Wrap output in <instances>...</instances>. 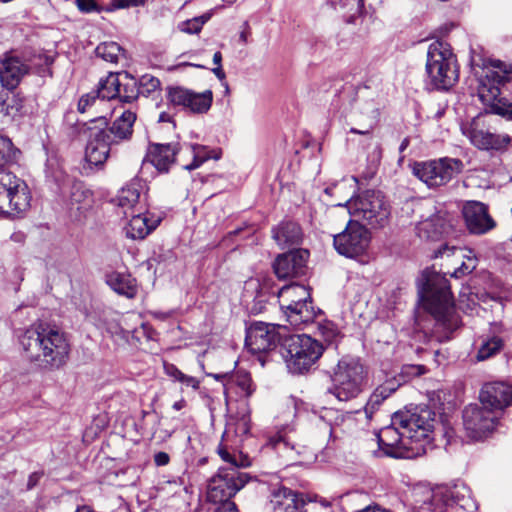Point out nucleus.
Returning <instances> with one entry per match:
<instances>
[{
  "label": "nucleus",
  "instance_id": "f257e3e1",
  "mask_svg": "<svg viewBox=\"0 0 512 512\" xmlns=\"http://www.w3.org/2000/svg\"><path fill=\"white\" fill-rule=\"evenodd\" d=\"M18 340L26 359L42 371H55L68 361L70 345L64 333L44 323H34Z\"/></svg>",
  "mask_w": 512,
  "mask_h": 512
},
{
  "label": "nucleus",
  "instance_id": "f03ea898",
  "mask_svg": "<svg viewBox=\"0 0 512 512\" xmlns=\"http://www.w3.org/2000/svg\"><path fill=\"white\" fill-rule=\"evenodd\" d=\"M418 294L436 325L452 332L458 325L453 295L448 279L436 271L426 269L417 280Z\"/></svg>",
  "mask_w": 512,
  "mask_h": 512
},
{
  "label": "nucleus",
  "instance_id": "7ed1b4c3",
  "mask_svg": "<svg viewBox=\"0 0 512 512\" xmlns=\"http://www.w3.org/2000/svg\"><path fill=\"white\" fill-rule=\"evenodd\" d=\"M425 84L429 90L448 91L459 80V65L450 44L435 40L429 44Z\"/></svg>",
  "mask_w": 512,
  "mask_h": 512
},
{
  "label": "nucleus",
  "instance_id": "20e7f679",
  "mask_svg": "<svg viewBox=\"0 0 512 512\" xmlns=\"http://www.w3.org/2000/svg\"><path fill=\"white\" fill-rule=\"evenodd\" d=\"M503 64L498 61L494 68L499 70H488L478 80L477 93L480 101L490 108L491 112L512 120V102L504 96L512 94V71L503 70Z\"/></svg>",
  "mask_w": 512,
  "mask_h": 512
},
{
  "label": "nucleus",
  "instance_id": "39448f33",
  "mask_svg": "<svg viewBox=\"0 0 512 512\" xmlns=\"http://www.w3.org/2000/svg\"><path fill=\"white\" fill-rule=\"evenodd\" d=\"M336 205L343 206L342 203ZM344 206L355 220L373 229H382L389 223L391 206L381 191L365 190L356 197L348 198Z\"/></svg>",
  "mask_w": 512,
  "mask_h": 512
},
{
  "label": "nucleus",
  "instance_id": "423d86ee",
  "mask_svg": "<svg viewBox=\"0 0 512 512\" xmlns=\"http://www.w3.org/2000/svg\"><path fill=\"white\" fill-rule=\"evenodd\" d=\"M323 350V345L310 336L289 332L284 342H281L280 353L291 373L303 374L318 361Z\"/></svg>",
  "mask_w": 512,
  "mask_h": 512
},
{
  "label": "nucleus",
  "instance_id": "0eeeda50",
  "mask_svg": "<svg viewBox=\"0 0 512 512\" xmlns=\"http://www.w3.org/2000/svg\"><path fill=\"white\" fill-rule=\"evenodd\" d=\"M280 307L288 322L295 327L312 323L317 315L307 287L300 284L283 286L278 292Z\"/></svg>",
  "mask_w": 512,
  "mask_h": 512
},
{
  "label": "nucleus",
  "instance_id": "6e6552de",
  "mask_svg": "<svg viewBox=\"0 0 512 512\" xmlns=\"http://www.w3.org/2000/svg\"><path fill=\"white\" fill-rule=\"evenodd\" d=\"M248 476L239 472L235 467H221L208 484L207 499L219 504L215 512L228 508L231 512H238L236 504L231 498L248 482Z\"/></svg>",
  "mask_w": 512,
  "mask_h": 512
},
{
  "label": "nucleus",
  "instance_id": "1a4fd4ad",
  "mask_svg": "<svg viewBox=\"0 0 512 512\" xmlns=\"http://www.w3.org/2000/svg\"><path fill=\"white\" fill-rule=\"evenodd\" d=\"M364 379V367L358 360L342 358L331 377L332 385L327 392L339 401H349L362 392Z\"/></svg>",
  "mask_w": 512,
  "mask_h": 512
},
{
  "label": "nucleus",
  "instance_id": "9d476101",
  "mask_svg": "<svg viewBox=\"0 0 512 512\" xmlns=\"http://www.w3.org/2000/svg\"><path fill=\"white\" fill-rule=\"evenodd\" d=\"M31 195L26 183L11 172L0 171V214L15 217L30 206Z\"/></svg>",
  "mask_w": 512,
  "mask_h": 512
},
{
  "label": "nucleus",
  "instance_id": "9b49d317",
  "mask_svg": "<svg viewBox=\"0 0 512 512\" xmlns=\"http://www.w3.org/2000/svg\"><path fill=\"white\" fill-rule=\"evenodd\" d=\"M435 412L428 407H417L414 412H396L393 415L392 423L399 424L405 428V436L412 439L414 445L429 444L431 441L430 433L435 425Z\"/></svg>",
  "mask_w": 512,
  "mask_h": 512
},
{
  "label": "nucleus",
  "instance_id": "f8f14e48",
  "mask_svg": "<svg viewBox=\"0 0 512 512\" xmlns=\"http://www.w3.org/2000/svg\"><path fill=\"white\" fill-rule=\"evenodd\" d=\"M396 424L384 427L377 434L379 448L386 456L393 458L413 459L426 453L424 445H414L412 439L405 434V428L395 427Z\"/></svg>",
  "mask_w": 512,
  "mask_h": 512
},
{
  "label": "nucleus",
  "instance_id": "ddd939ff",
  "mask_svg": "<svg viewBox=\"0 0 512 512\" xmlns=\"http://www.w3.org/2000/svg\"><path fill=\"white\" fill-rule=\"evenodd\" d=\"M289 329L286 326L252 322L246 329L245 344L253 354L266 353L281 348V342L288 336Z\"/></svg>",
  "mask_w": 512,
  "mask_h": 512
},
{
  "label": "nucleus",
  "instance_id": "4468645a",
  "mask_svg": "<svg viewBox=\"0 0 512 512\" xmlns=\"http://www.w3.org/2000/svg\"><path fill=\"white\" fill-rule=\"evenodd\" d=\"M463 169L459 159L442 158L429 162L416 163L413 167L414 175L429 188H436L447 184Z\"/></svg>",
  "mask_w": 512,
  "mask_h": 512
},
{
  "label": "nucleus",
  "instance_id": "2eb2a0df",
  "mask_svg": "<svg viewBox=\"0 0 512 512\" xmlns=\"http://www.w3.org/2000/svg\"><path fill=\"white\" fill-rule=\"evenodd\" d=\"M499 413L493 408L480 404H470L463 410V426L467 437L481 440L490 435L499 420Z\"/></svg>",
  "mask_w": 512,
  "mask_h": 512
},
{
  "label": "nucleus",
  "instance_id": "dca6fc26",
  "mask_svg": "<svg viewBox=\"0 0 512 512\" xmlns=\"http://www.w3.org/2000/svg\"><path fill=\"white\" fill-rule=\"evenodd\" d=\"M370 243V233L358 220H350L345 229L334 235L333 245L336 251L347 258L363 255Z\"/></svg>",
  "mask_w": 512,
  "mask_h": 512
},
{
  "label": "nucleus",
  "instance_id": "f3484780",
  "mask_svg": "<svg viewBox=\"0 0 512 512\" xmlns=\"http://www.w3.org/2000/svg\"><path fill=\"white\" fill-rule=\"evenodd\" d=\"M309 251L294 249L280 254L273 263V270L278 279L287 280L298 278L306 274Z\"/></svg>",
  "mask_w": 512,
  "mask_h": 512
},
{
  "label": "nucleus",
  "instance_id": "a211bd4d",
  "mask_svg": "<svg viewBox=\"0 0 512 512\" xmlns=\"http://www.w3.org/2000/svg\"><path fill=\"white\" fill-rule=\"evenodd\" d=\"M462 215L470 234L484 235L496 227L488 206L480 201H467L462 207Z\"/></svg>",
  "mask_w": 512,
  "mask_h": 512
},
{
  "label": "nucleus",
  "instance_id": "6ab92c4d",
  "mask_svg": "<svg viewBox=\"0 0 512 512\" xmlns=\"http://www.w3.org/2000/svg\"><path fill=\"white\" fill-rule=\"evenodd\" d=\"M29 72V64L13 51L0 58V82L8 90L16 89Z\"/></svg>",
  "mask_w": 512,
  "mask_h": 512
},
{
  "label": "nucleus",
  "instance_id": "aec40b11",
  "mask_svg": "<svg viewBox=\"0 0 512 512\" xmlns=\"http://www.w3.org/2000/svg\"><path fill=\"white\" fill-rule=\"evenodd\" d=\"M168 99L174 105L183 106L194 113H205L212 105L213 93L211 90L196 93L183 87H171Z\"/></svg>",
  "mask_w": 512,
  "mask_h": 512
},
{
  "label": "nucleus",
  "instance_id": "412c9836",
  "mask_svg": "<svg viewBox=\"0 0 512 512\" xmlns=\"http://www.w3.org/2000/svg\"><path fill=\"white\" fill-rule=\"evenodd\" d=\"M111 136L106 130H98L89 140L85 151V164L81 168L83 175H90L93 167L102 166L108 158Z\"/></svg>",
  "mask_w": 512,
  "mask_h": 512
},
{
  "label": "nucleus",
  "instance_id": "4be33fe9",
  "mask_svg": "<svg viewBox=\"0 0 512 512\" xmlns=\"http://www.w3.org/2000/svg\"><path fill=\"white\" fill-rule=\"evenodd\" d=\"M479 400L482 405L493 408L500 414L512 402V386L502 381L485 383Z\"/></svg>",
  "mask_w": 512,
  "mask_h": 512
},
{
  "label": "nucleus",
  "instance_id": "5701e85b",
  "mask_svg": "<svg viewBox=\"0 0 512 512\" xmlns=\"http://www.w3.org/2000/svg\"><path fill=\"white\" fill-rule=\"evenodd\" d=\"M180 151L178 143H150L142 164L150 163L160 173H167L176 163V155Z\"/></svg>",
  "mask_w": 512,
  "mask_h": 512
},
{
  "label": "nucleus",
  "instance_id": "b1692460",
  "mask_svg": "<svg viewBox=\"0 0 512 512\" xmlns=\"http://www.w3.org/2000/svg\"><path fill=\"white\" fill-rule=\"evenodd\" d=\"M214 378L223 381L227 403L233 399V395L240 398H249L256 390L250 374L244 371H237L232 374H215Z\"/></svg>",
  "mask_w": 512,
  "mask_h": 512
},
{
  "label": "nucleus",
  "instance_id": "393cba45",
  "mask_svg": "<svg viewBox=\"0 0 512 512\" xmlns=\"http://www.w3.org/2000/svg\"><path fill=\"white\" fill-rule=\"evenodd\" d=\"M463 493L458 488H455L449 493H443L442 491L433 492L431 498V510L434 512H444L445 506L448 505L449 501H453L465 510L476 509V504L470 499L469 489L462 487Z\"/></svg>",
  "mask_w": 512,
  "mask_h": 512
},
{
  "label": "nucleus",
  "instance_id": "a878e982",
  "mask_svg": "<svg viewBox=\"0 0 512 512\" xmlns=\"http://www.w3.org/2000/svg\"><path fill=\"white\" fill-rule=\"evenodd\" d=\"M272 238L281 248H290L298 246L303 240V231L301 226L292 220H283L271 230Z\"/></svg>",
  "mask_w": 512,
  "mask_h": 512
},
{
  "label": "nucleus",
  "instance_id": "bb28decb",
  "mask_svg": "<svg viewBox=\"0 0 512 512\" xmlns=\"http://www.w3.org/2000/svg\"><path fill=\"white\" fill-rule=\"evenodd\" d=\"M462 133L481 150H500L510 142L508 135L491 133L489 130H462Z\"/></svg>",
  "mask_w": 512,
  "mask_h": 512
},
{
  "label": "nucleus",
  "instance_id": "cd10ccee",
  "mask_svg": "<svg viewBox=\"0 0 512 512\" xmlns=\"http://www.w3.org/2000/svg\"><path fill=\"white\" fill-rule=\"evenodd\" d=\"M140 208L137 214L133 215L125 227L126 236L133 240H142L148 236L158 225L159 219L152 220L147 213Z\"/></svg>",
  "mask_w": 512,
  "mask_h": 512
},
{
  "label": "nucleus",
  "instance_id": "c85d7f7f",
  "mask_svg": "<svg viewBox=\"0 0 512 512\" xmlns=\"http://www.w3.org/2000/svg\"><path fill=\"white\" fill-rule=\"evenodd\" d=\"M142 185L139 180H133L123 187L112 200V202L123 210L126 215L128 210L138 211L137 206L140 203Z\"/></svg>",
  "mask_w": 512,
  "mask_h": 512
},
{
  "label": "nucleus",
  "instance_id": "c756f323",
  "mask_svg": "<svg viewBox=\"0 0 512 512\" xmlns=\"http://www.w3.org/2000/svg\"><path fill=\"white\" fill-rule=\"evenodd\" d=\"M271 502L277 512H299L305 504L298 493L288 488H282L274 493Z\"/></svg>",
  "mask_w": 512,
  "mask_h": 512
},
{
  "label": "nucleus",
  "instance_id": "7c9ffc66",
  "mask_svg": "<svg viewBox=\"0 0 512 512\" xmlns=\"http://www.w3.org/2000/svg\"><path fill=\"white\" fill-rule=\"evenodd\" d=\"M106 283L117 294L132 299L137 294L136 280L130 274L112 272L107 275Z\"/></svg>",
  "mask_w": 512,
  "mask_h": 512
},
{
  "label": "nucleus",
  "instance_id": "2f4dec72",
  "mask_svg": "<svg viewBox=\"0 0 512 512\" xmlns=\"http://www.w3.org/2000/svg\"><path fill=\"white\" fill-rule=\"evenodd\" d=\"M444 231V220L438 214L431 215L427 219L420 221L416 226L417 235L424 240H439Z\"/></svg>",
  "mask_w": 512,
  "mask_h": 512
},
{
  "label": "nucleus",
  "instance_id": "473e14b6",
  "mask_svg": "<svg viewBox=\"0 0 512 512\" xmlns=\"http://www.w3.org/2000/svg\"><path fill=\"white\" fill-rule=\"evenodd\" d=\"M191 153L193 156L192 162L183 165V168L188 171L199 168L209 159L219 160L222 156V150L220 148L211 149L208 146L199 144L191 146Z\"/></svg>",
  "mask_w": 512,
  "mask_h": 512
},
{
  "label": "nucleus",
  "instance_id": "72a5a7b5",
  "mask_svg": "<svg viewBox=\"0 0 512 512\" xmlns=\"http://www.w3.org/2000/svg\"><path fill=\"white\" fill-rule=\"evenodd\" d=\"M345 420V415L334 408H323L319 414V423L317 426L320 429L327 431L330 437L336 433V428L341 426Z\"/></svg>",
  "mask_w": 512,
  "mask_h": 512
},
{
  "label": "nucleus",
  "instance_id": "f704fd0d",
  "mask_svg": "<svg viewBox=\"0 0 512 512\" xmlns=\"http://www.w3.org/2000/svg\"><path fill=\"white\" fill-rule=\"evenodd\" d=\"M121 73H110L105 79L100 80L96 90L101 102L118 98L121 87Z\"/></svg>",
  "mask_w": 512,
  "mask_h": 512
},
{
  "label": "nucleus",
  "instance_id": "c9c22d12",
  "mask_svg": "<svg viewBox=\"0 0 512 512\" xmlns=\"http://www.w3.org/2000/svg\"><path fill=\"white\" fill-rule=\"evenodd\" d=\"M121 87L118 99L121 102L131 103L139 97L138 81L129 73H121Z\"/></svg>",
  "mask_w": 512,
  "mask_h": 512
},
{
  "label": "nucleus",
  "instance_id": "e433bc0d",
  "mask_svg": "<svg viewBox=\"0 0 512 512\" xmlns=\"http://www.w3.org/2000/svg\"><path fill=\"white\" fill-rule=\"evenodd\" d=\"M503 345L504 343L502 338L498 336H493L491 338L483 340L478 349L476 359L478 361H484L493 357L495 354L501 351Z\"/></svg>",
  "mask_w": 512,
  "mask_h": 512
},
{
  "label": "nucleus",
  "instance_id": "4c0bfd02",
  "mask_svg": "<svg viewBox=\"0 0 512 512\" xmlns=\"http://www.w3.org/2000/svg\"><path fill=\"white\" fill-rule=\"evenodd\" d=\"M97 56L110 63H117L122 48L116 42H104L99 44L95 50Z\"/></svg>",
  "mask_w": 512,
  "mask_h": 512
},
{
  "label": "nucleus",
  "instance_id": "58836bf2",
  "mask_svg": "<svg viewBox=\"0 0 512 512\" xmlns=\"http://www.w3.org/2000/svg\"><path fill=\"white\" fill-rule=\"evenodd\" d=\"M20 151L14 148L11 140L0 134V167L17 160Z\"/></svg>",
  "mask_w": 512,
  "mask_h": 512
},
{
  "label": "nucleus",
  "instance_id": "ea45409f",
  "mask_svg": "<svg viewBox=\"0 0 512 512\" xmlns=\"http://www.w3.org/2000/svg\"><path fill=\"white\" fill-rule=\"evenodd\" d=\"M92 193L80 181H75L71 185L69 201L71 205L85 204L91 199Z\"/></svg>",
  "mask_w": 512,
  "mask_h": 512
},
{
  "label": "nucleus",
  "instance_id": "a19ab883",
  "mask_svg": "<svg viewBox=\"0 0 512 512\" xmlns=\"http://www.w3.org/2000/svg\"><path fill=\"white\" fill-rule=\"evenodd\" d=\"M160 85L161 82L158 78L145 74L138 82L139 94L144 97H149L160 90Z\"/></svg>",
  "mask_w": 512,
  "mask_h": 512
},
{
  "label": "nucleus",
  "instance_id": "79ce46f5",
  "mask_svg": "<svg viewBox=\"0 0 512 512\" xmlns=\"http://www.w3.org/2000/svg\"><path fill=\"white\" fill-rule=\"evenodd\" d=\"M218 454L230 465L229 467H235L237 470L239 467H247L250 465L248 457L242 456V454H230L225 447H219Z\"/></svg>",
  "mask_w": 512,
  "mask_h": 512
},
{
  "label": "nucleus",
  "instance_id": "37998d69",
  "mask_svg": "<svg viewBox=\"0 0 512 512\" xmlns=\"http://www.w3.org/2000/svg\"><path fill=\"white\" fill-rule=\"evenodd\" d=\"M202 27L203 21L196 20V18L183 21L178 25L179 30L187 34H198Z\"/></svg>",
  "mask_w": 512,
  "mask_h": 512
},
{
  "label": "nucleus",
  "instance_id": "c03bdc74",
  "mask_svg": "<svg viewBox=\"0 0 512 512\" xmlns=\"http://www.w3.org/2000/svg\"><path fill=\"white\" fill-rule=\"evenodd\" d=\"M97 102H101L100 98H98V96H97V92L96 91L90 92L86 95H83L80 98V100L78 102V110L81 113H84L90 105H94Z\"/></svg>",
  "mask_w": 512,
  "mask_h": 512
},
{
  "label": "nucleus",
  "instance_id": "a18cd8bd",
  "mask_svg": "<svg viewBox=\"0 0 512 512\" xmlns=\"http://www.w3.org/2000/svg\"><path fill=\"white\" fill-rule=\"evenodd\" d=\"M476 268V259L474 257H468L467 262H463L459 268L453 273L452 277L459 278L462 275L471 273Z\"/></svg>",
  "mask_w": 512,
  "mask_h": 512
},
{
  "label": "nucleus",
  "instance_id": "49530a36",
  "mask_svg": "<svg viewBox=\"0 0 512 512\" xmlns=\"http://www.w3.org/2000/svg\"><path fill=\"white\" fill-rule=\"evenodd\" d=\"M116 128H132L136 121V114L132 111H124L118 119Z\"/></svg>",
  "mask_w": 512,
  "mask_h": 512
},
{
  "label": "nucleus",
  "instance_id": "de8ad7c7",
  "mask_svg": "<svg viewBox=\"0 0 512 512\" xmlns=\"http://www.w3.org/2000/svg\"><path fill=\"white\" fill-rule=\"evenodd\" d=\"M397 389V386L393 382H386L383 385H380L374 390V393H376L381 399L385 400L388 398L392 393H394Z\"/></svg>",
  "mask_w": 512,
  "mask_h": 512
},
{
  "label": "nucleus",
  "instance_id": "09e8293b",
  "mask_svg": "<svg viewBox=\"0 0 512 512\" xmlns=\"http://www.w3.org/2000/svg\"><path fill=\"white\" fill-rule=\"evenodd\" d=\"M383 401V399H381L376 393L373 392L365 406V412L367 416L371 417L372 413L379 408Z\"/></svg>",
  "mask_w": 512,
  "mask_h": 512
},
{
  "label": "nucleus",
  "instance_id": "8fccbe9b",
  "mask_svg": "<svg viewBox=\"0 0 512 512\" xmlns=\"http://www.w3.org/2000/svg\"><path fill=\"white\" fill-rule=\"evenodd\" d=\"M78 9L84 13L99 11L98 5L95 0H75Z\"/></svg>",
  "mask_w": 512,
  "mask_h": 512
},
{
  "label": "nucleus",
  "instance_id": "3c124183",
  "mask_svg": "<svg viewBox=\"0 0 512 512\" xmlns=\"http://www.w3.org/2000/svg\"><path fill=\"white\" fill-rule=\"evenodd\" d=\"M428 369L424 365H407L403 367V373L410 376H421L426 374Z\"/></svg>",
  "mask_w": 512,
  "mask_h": 512
},
{
  "label": "nucleus",
  "instance_id": "603ef678",
  "mask_svg": "<svg viewBox=\"0 0 512 512\" xmlns=\"http://www.w3.org/2000/svg\"><path fill=\"white\" fill-rule=\"evenodd\" d=\"M164 371L169 377H171L175 381L180 380L184 374L174 364L171 363H164Z\"/></svg>",
  "mask_w": 512,
  "mask_h": 512
},
{
  "label": "nucleus",
  "instance_id": "864d4df0",
  "mask_svg": "<svg viewBox=\"0 0 512 512\" xmlns=\"http://www.w3.org/2000/svg\"><path fill=\"white\" fill-rule=\"evenodd\" d=\"M269 444L274 449H277V450H280L281 446H283L284 448H287L289 446V443L286 440V438L283 435L279 434V433L274 435V436H272V437H270Z\"/></svg>",
  "mask_w": 512,
  "mask_h": 512
},
{
  "label": "nucleus",
  "instance_id": "5fc2aeb1",
  "mask_svg": "<svg viewBox=\"0 0 512 512\" xmlns=\"http://www.w3.org/2000/svg\"><path fill=\"white\" fill-rule=\"evenodd\" d=\"M178 382L182 383L186 387H191L194 390H197L200 385V382L197 378L186 374H183V376L181 377L180 380H178Z\"/></svg>",
  "mask_w": 512,
  "mask_h": 512
},
{
  "label": "nucleus",
  "instance_id": "6e6d98bb",
  "mask_svg": "<svg viewBox=\"0 0 512 512\" xmlns=\"http://www.w3.org/2000/svg\"><path fill=\"white\" fill-rule=\"evenodd\" d=\"M249 415L248 414H244L240 421H239V424H238V427H237V432H240L241 434H246L249 432Z\"/></svg>",
  "mask_w": 512,
  "mask_h": 512
},
{
  "label": "nucleus",
  "instance_id": "4d7b16f0",
  "mask_svg": "<svg viewBox=\"0 0 512 512\" xmlns=\"http://www.w3.org/2000/svg\"><path fill=\"white\" fill-rule=\"evenodd\" d=\"M170 457L166 452H158L154 456V461L157 466H164L169 463Z\"/></svg>",
  "mask_w": 512,
  "mask_h": 512
},
{
  "label": "nucleus",
  "instance_id": "13d9d810",
  "mask_svg": "<svg viewBox=\"0 0 512 512\" xmlns=\"http://www.w3.org/2000/svg\"><path fill=\"white\" fill-rule=\"evenodd\" d=\"M107 133L110 134L112 137V134L114 137H117L119 139H129L132 136L133 130H106Z\"/></svg>",
  "mask_w": 512,
  "mask_h": 512
},
{
  "label": "nucleus",
  "instance_id": "bf43d9fd",
  "mask_svg": "<svg viewBox=\"0 0 512 512\" xmlns=\"http://www.w3.org/2000/svg\"><path fill=\"white\" fill-rule=\"evenodd\" d=\"M347 184L346 182L343 180L341 181L340 183H337V184H334L332 186H328L327 188H325V193L327 195H334L336 194L338 191H341L343 190L344 188H346Z\"/></svg>",
  "mask_w": 512,
  "mask_h": 512
},
{
  "label": "nucleus",
  "instance_id": "052dcab7",
  "mask_svg": "<svg viewBox=\"0 0 512 512\" xmlns=\"http://www.w3.org/2000/svg\"><path fill=\"white\" fill-rule=\"evenodd\" d=\"M89 122L96 124L94 128H107L109 125V120L106 116L91 118L89 119Z\"/></svg>",
  "mask_w": 512,
  "mask_h": 512
},
{
  "label": "nucleus",
  "instance_id": "680f3d73",
  "mask_svg": "<svg viewBox=\"0 0 512 512\" xmlns=\"http://www.w3.org/2000/svg\"><path fill=\"white\" fill-rule=\"evenodd\" d=\"M42 475H43L42 472H34V473H32L29 476V478H28L27 489L30 490V489L34 488L38 484V482H39L40 478L42 477Z\"/></svg>",
  "mask_w": 512,
  "mask_h": 512
},
{
  "label": "nucleus",
  "instance_id": "e2e57ef3",
  "mask_svg": "<svg viewBox=\"0 0 512 512\" xmlns=\"http://www.w3.org/2000/svg\"><path fill=\"white\" fill-rule=\"evenodd\" d=\"M43 60H44V67H43V68H41V69H39V70L37 71V73H38L40 76H42V77H44V76H46V75L51 76V75H52V72H51V70H50V68H49V64L51 63V61H50V59H49L47 56H45V57L43 58Z\"/></svg>",
  "mask_w": 512,
  "mask_h": 512
},
{
  "label": "nucleus",
  "instance_id": "0e129e2a",
  "mask_svg": "<svg viewBox=\"0 0 512 512\" xmlns=\"http://www.w3.org/2000/svg\"><path fill=\"white\" fill-rule=\"evenodd\" d=\"M212 72L215 74V76L221 81L224 82L226 89H228V84L225 82L226 74L222 68V66H216L212 69Z\"/></svg>",
  "mask_w": 512,
  "mask_h": 512
},
{
  "label": "nucleus",
  "instance_id": "69168bd1",
  "mask_svg": "<svg viewBox=\"0 0 512 512\" xmlns=\"http://www.w3.org/2000/svg\"><path fill=\"white\" fill-rule=\"evenodd\" d=\"M67 180L68 176L62 171H59V175L55 176V181L60 189H62V186L66 183Z\"/></svg>",
  "mask_w": 512,
  "mask_h": 512
},
{
  "label": "nucleus",
  "instance_id": "338daca9",
  "mask_svg": "<svg viewBox=\"0 0 512 512\" xmlns=\"http://www.w3.org/2000/svg\"><path fill=\"white\" fill-rule=\"evenodd\" d=\"M139 1H130L129 0H118L116 7L117 8H126L129 6H137L139 5Z\"/></svg>",
  "mask_w": 512,
  "mask_h": 512
},
{
  "label": "nucleus",
  "instance_id": "774afa93",
  "mask_svg": "<svg viewBox=\"0 0 512 512\" xmlns=\"http://www.w3.org/2000/svg\"><path fill=\"white\" fill-rule=\"evenodd\" d=\"M213 63L216 66H222V54L220 51H217L213 55Z\"/></svg>",
  "mask_w": 512,
  "mask_h": 512
}]
</instances>
